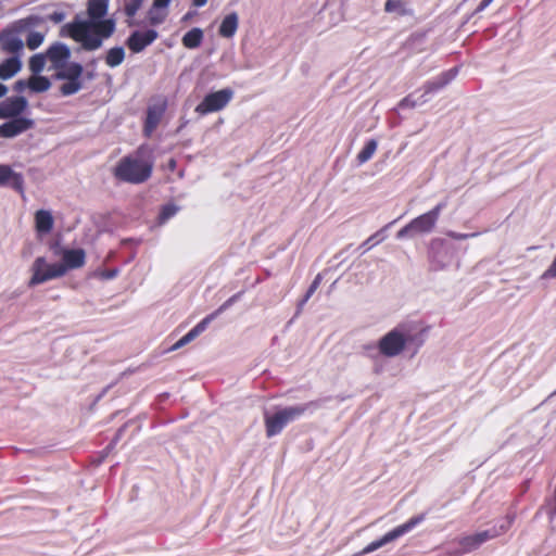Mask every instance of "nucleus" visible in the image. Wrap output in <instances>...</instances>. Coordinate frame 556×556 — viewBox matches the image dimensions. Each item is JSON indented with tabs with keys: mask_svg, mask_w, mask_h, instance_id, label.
<instances>
[{
	"mask_svg": "<svg viewBox=\"0 0 556 556\" xmlns=\"http://www.w3.org/2000/svg\"><path fill=\"white\" fill-rule=\"evenodd\" d=\"M53 254L60 260L58 264L62 268V277L70 270L81 268L86 263V252L80 248L56 245Z\"/></svg>",
	"mask_w": 556,
	"mask_h": 556,
	"instance_id": "nucleus-7",
	"label": "nucleus"
},
{
	"mask_svg": "<svg viewBox=\"0 0 556 556\" xmlns=\"http://www.w3.org/2000/svg\"><path fill=\"white\" fill-rule=\"evenodd\" d=\"M494 534L492 535H489L488 532H481V533H478L473 536H470V538H467L465 540V544L466 546H468L469 548H476L477 546H479L481 543L485 542L490 536H493Z\"/></svg>",
	"mask_w": 556,
	"mask_h": 556,
	"instance_id": "nucleus-27",
	"label": "nucleus"
},
{
	"mask_svg": "<svg viewBox=\"0 0 556 556\" xmlns=\"http://www.w3.org/2000/svg\"><path fill=\"white\" fill-rule=\"evenodd\" d=\"M377 150V142L375 140H369L364 148L357 154V160L361 164L367 162L372 157Z\"/></svg>",
	"mask_w": 556,
	"mask_h": 556,
	"instance_id": "nucleus-24",
	"label": "nucleus"
},
{
	"mask_svg": "<svg viewBox=\"0 0 556 556\" xmlns=\"http://www.w3.org/2000/svg\"><path fill=\"white\" fill-rule=\"evenodd\" d=\"M456 75V70H452L445 74L442 75L441 79V86L447 84L450 80H452Z\"/></svg>",
	"mask_w": 556,
	"mask_h": 556,
	"instance_id": "nucleus-33",
	"label": "nucleus"
},
{
	"mask_svg": "<svg viewBox=\"0 0 556 556\" xmlns=\"http://www.w3.org/2000/svg\"><path fill=\"white\" fill-rule=\"evenodd\" d=\"M125 59V50L122 47L111 48L105 58V63L110 67H116L123 63Z\"/></svg>",
	"mask_w": 556,
	"mask_h": 556,
	"instance_id": "nucleus-23",
	"label": "nucleus"
},
{
	"mask_svg": "<svg viewBox=\"0 0 556 556\" xmlns=\"http://www.w3.org/2000/svg\"><path fill=\"white\" fill-rule=\"evenodd\" d=\"M157 37V33L153 29L146 31H135L127 40L129 49L138 53L142 51L147 46L151 45Z\"/></svg>",
	"mask_w": 556,
	"mask_h": 556,
	"instance_id": "nucleus-13",
	"label": "nucleus"
},
{
	"mask_svg": "<svg viewBox=\"0 0 556 556\" xmlns=\"http://www.w3.org/2000/svg\"><path fill=\"white\" fill-rule=\"evenodd\" d=\"M35 225L39 233H48L53 227V217L49 211L40 210L35 214Z\"/></svg>",
	"mask_w": 556,
	"mask_h": 556,
	"instance_id": "nucleus-20",
	"label": "nucleus"
},
{
	"mask_svg": "<svg viewBox=\"0 0 556 556\" xmlns=\"http://www.w3.org/2000/svg\"><path fill=\"white\" fill-rule=\"evenodd\" d=\"M493 0H484L482 3H481V8H485L488 7Z\"/></svg>",
	"mask_w": 556,
	"mask_h": 556,
	"instance_id": "nucleus-40",
	"label": "nucleus"
},
{
	"mask_svg": "<svg viewBox=\"0 0 556 556\" xmlns=\"http://www.w3.org/2000/svg\"><path fill=\"white\" fill-rule=\"evenodd\" d=\"M542 279L556 278V257L554 258L551 266L542 274Z\"/></svg>",
	"mask_w": 556,
	"mask_h": 556,
	"instance_id": "nucleus-32",
	"label": "nucleus"
},
{
	"mask_svg": "<svg viewBox=\"0 0 556 556\" xmlns=\"http://www.w3.org/2000/svg\"><path fill=\"white\" fill-rule=\"evenodd\" d=\"M396 9V3L392 0L387 1L386 3V11L393 12Z\"/></svg>",
	"mask_w": 556,
	"mask_h": 556,
	"instance_id": "nucleus-37",
	"label": "nucleus"
},
{
	"mask_svg": "<svg viewBox=\"0 0 556 556\" xmlns=\"http://www.w3.org/2000/svg\"><path fill=\"white\" fill-rule=\"evenodd\" d=\"M26 100L21 97L11 98L0 103V117H13L26 108Z\"/></svg>",
	"mask_w": 556,
	"mask_h": 556,
	"instance_id": "nucleus-16",
	"label": "nucleus"
},
{
	"mask_svg": "<svg viewBox=\"0 0 556 556\" xmlns=\"http://www.w3.org/2000/svg\"><path fill=\"white\" fill-rule=\"evenodd\" d=\"M188 18H190V14H187L184 20L187 21Z\"/></svg>",
	"mask_w": 556,
	"mask_h": 556,
	"instance_id": "nucleus-43",
	"label": "nucleus"
},
{
	"mask_svg": "<svg viewBox=\"0 0 556 556\" xmlns=\"http://www.w3.org/2000/svg\"><path fill=\"white\" fill-rule=\"evenodd\" d=\"M169 166L173 168L175 166V161L174 160H170L169 161Z\"/></svg>",
	"mask_w": 556,
	"mask_h": 556,
	"instance_id": "nucleus-41",
	"label": "nucleus"
},
{
	"mask_svg": "<svg viewBox=\"0 0 556 556\" xmlns=\"http://www.w3.org/2000/svg\"><path fill=\"white\" fill-rule=\"evenodd\" d=\"M51 84L48 78L34 74L28 79L17 80L14 85V89L18 92H23L29 89L33 92H43L50 88Z\"/></svg>",
	"mask_w": 556,
	"mask_h": 556,
	"instance_id": "nucleus-12",
	"label": "nucleus"
},
{
	"mask_svg": "<svg viewBox=\"0 0 556 556\" xmlns=\"http://www.w3.org/2000/svg\"><path fill=\"white\" fill-rule=\"evenodd\" d=\"M83 68L79 64H73L67 66L62 72H58L55 75L60 79L65 81L61 85L60 89L64 96L74 94L81 88L80 76Z\"/></svg>",
	"mask_w": 556,
	"mask_h": 556,
	"instance_id": "nucleus-10",
	"label": "nucleus"
},
{
	"mask_svg": "<svg viewBox=\"0 0 556 556\" xmlns=\"http://www.w3.org/2000/svg\"><path fill=\"white\" fill-rule=\"evenodd\" d=\"M442 210V204L437 205L431 211L414 218L408 225L402 228L396 237L399 239L414 237L416 235L429 233L437 224Z\"/></svg>",
	"mask_w": 556,
	"mask_h": 556,
	"instance_id": "nucleus-5",
	"label": "nucleus"
},
{
	"mask_svg": "<svg viewBox=\"0 0 556 556\" xmlns=\"http://www.w3.org/2000/svg\"><path fill=\"white\" fill-rule=\"evenodd\" d=\"M161 117V113L156 110H149L147 123H146V129L148 132H151L157 125Z\"/></svg>",
	"mask_w": 556,
	"mask_h": 556,
	"instance_id": "nucleus-28",
	"label": "nucleus"
},
{
	"mask_svg": "<svg viewBox=\"0 0 556 556\" xmlns=\"http://www.w3.org/2000/svg\"><path fill=\"white\" fill-rule=\"evenodd\" d=\"M43 39H45L43 34H41L39 31L30 33L27 37V47L30 50H35L43 42Z\"/></svg>",
	"mask_w": 556,
	"mask_h": 556,
	"instance_id": "nucleus-29",
	"label": "nucleus"
},
{
	"mask_svg": "<svg viewBox=\"0 0 556 556\" xmlns=\"http://www.w3.org/2000/svg\"><path fill=\"white\" fill-rule=\"evenodd\" d=\"M232 98L233 90L230 88H224L211 92L206 94L204 99L197 105L195 112L202 115L218 112L226 108Z\"/></svg>",
	"mask_w": 556,
	"mask_h": 556,
	"instance_id": "nucleus-9",
	"label": "nucleus"
},
{
	"mask_svg": "<svg viewBox=\"0 0 556 556\" xmlns=\"http://www.w3.org/2000/svg\"><path fill=\"white\" fill-rule=\"evenodd\" d=\"M2 46L4 49L14 52L22 49L23 41L22 39L17 38L14 34H9L2 38Z\"/></svg>",
	"mask_w": 556,
	"mask_h": 556,
	"instance_id": "nucleus-25",
	"label": "nucleus"
},
{
	"mask_svg": "<svg viewBox=\"0 0 556 556\" xmlns=\"http://www.w3.org/2000/svg\"><path fill=\"white\" fill-rule=\"evenodd\" d=\"M50 18H51L53 22H55V23H60V22H62V21L64 20V14H63V13H59V12H56V13L51 14V15H50Z\"/></svg>",
	"mask_w": 556,
	"mask_h": 556,
	"instance_id": "nucleus-36",
	"label": "nucleus"
},
{
	"mask_svg": "<svg viewBox=\"0 0 556 556\" xmlns=\"http://www.w3.org/2000/svg\"><path fill=\"white\" fill-rule=\"evenodd\" d=\"M152 172V162L141 155L123 159L115 168V175L125 181L140 184L147 180Z\"/></svg>",
	"mask_w": 556,
	"mask_h": 556,
	"instance_id": "nucleus-3",
	"label": "nucleus"
},
{
	"mask_svg": "<svg viewBox=\"0 0 556 556\" xmlns=\"http://www.w3.org/2000/svg\"><path fill=\"white\" fill-rule=\"evenodd\" d=\"M207 0H193V5L195 7H203L205 5Z\"/></svg>",
	"mask_w": 556,
	"mask_h": 556,
	"instance_id": "nucleus-38",
	"label": "nucleus"
},
{
	"mask_svg": "<svg viewBox=\"0 0 556 556\" xmlns=\"http://www.w3.org/2000/svg\"><path fill=\"white\" fill-rule=\"evenodd\" d=\"M177 210L178 208L173 204L166 205L161 213V219L163 222L167 220L176 214Z\"/></svg>",
	"mask_w": 556,
	"mask_h": 556,
	"instance_id": "nucleus-31",
	"label": "nucleus"
},
{
	"mask_svg": "<svg viewBox=\"0 0 556 556\" xmlns=\"http://www.w3.org/2000/svg\"><path fill=\"white\" fill-rule=\"evenodd\" d=\"M108 11L109 0H89L87 18H76L63 26L62 30L79 42L84 49L97 50L116 29V21L113 17H106Z\"/></svg>",
	"mask_w": 556,
	"mask_h": 556,
	"instance_id": "nucleus-1",
	"label": "nucleus"
},
{
	"mask_svg": "<svg viewBox=\"0 0 556 556\" xmlns=\"http://www.w3.org/2000/svg\"><path fill=\"white\" fill-rule=\"evenodd\" d=\"M214 318V315H211L199 323L193 329H191L188 333H186L182 338H180L172 348V350H178L184 345L188 344L192 340H194L200 333H202L207 324Z\"/></svg>",
	"mask_w": 556,
	"mask_h": 556,
	"instance_id": "nucleus-18",
	"label": "nucleus"
},
{
	"mask_svg": "<svg viewBox=\"0 0 556 556\" xmlns=\"http://www.w3.org/2000/svg\"><path fill=\"white\" fill-rule=\"evenodd\" d=\"M7 87L3 84H0V98L7 93Z\"/></svg>",
	"mask_w": 556,
	"mask_h": 556,
	"instance_id": "nucleus-39",
	"label": "nucleus"
},
{
	"mask_svg": "<svg viewBox=\"0 0 556 556\" xmlns=\"http://www.w3.org/2000/svg\"><path fill=\"white\" fill-rule=\"evenodd\" d=\"M306 409V405H296L280 409L273 415H266L265 427L267 437L280 433L287 425L299 419Z\"/></svg>",
	"mask_w": 556,
	"mask_h": 556,
	"instance_id": "nucleus-4",
	"label": "nucleus"
},
{
	"mask_svg": "<svg viewBox=\"0 0 556 556\" xmlns=\"http://www.w3.org/2000/svg\"><path fill=\"white\" fill-rule=\"evenodd\" d=\"M33 122L24 117L14 118L0 126V136L11 138L31 127Z\"/></svg>",
	"mask_w": 556,
	"mask_h": 556,
	"instance_id": "nucleus-15",
	"label": "nucleus"
},
{
	"mask_svg": "<svg viewBox=\"0 0 556 556\" xmlns=\"http://www.w3.org/2000/svg\"><path fill=\"white\" fill-rule=\"evenodd\" d=\"M47 59L49 63L47 70L54 71L55 75L58 74V72H62L67 66L74 64L72 62H68L70 49L63 43H55L51 46L47 51Z\"/></svg>",
	"mask_w": 556,
	"mask_h": 556,
	"instance_id": "nucleus-11",
	"label": "nucleus"
},
{
	"mask_svg": "<svg viewBox=\"0 0 556 556\" xmlns=\"http://www.w3.org/2000/svg\"><path fill=\"white\" fill-rule=\"evenodd\" d=\"M114 276H115V274H114V273H109V275H108V277H109V278H112V277H114Z\"/></svg>",
	"mask_w": 556,
	"mask_h": 556,
	"instance_id": "nucleus-42",
	"label": "nucleus"
},
{
	"mask_svg": "<svg viewBox=\"0 0 556 556\" xmlns=\"http://www.w3.org/2000/svg\"><path fill=\"white\" fill-rule=\"evenodd\" d=\"M424 521V516H415L410 519H408L406 522L395 527L391 531L387 532L384 535H382L380 539L372 541L367 546H365L357 556L367 555L369 553H372L377 551L378 548L382 547L383 545L391 543L399 538L403 536L404 534L412 531L415 527H417L419 523Z\"/></svg>",
	"mask_w": 556,
	"mask_h": 556,
	"instance_id": "nucleus-6",
	"label": "nucleus"
},
{
	"mask_svg": "<svg viewBox=\"0 0 556 556\" xmlns=\"http://www.w3.org/2000/svg\"><path fill=\"white\" fill-rule=\"evenodd\" d=\"M29 286H37L62 277V268L58 262L49 263L46 257H37L31 265Z\"/></svg>",
	"mask_w": 556,
	"mask_h": 556,
	"instance_id": "nucleus-8",
	"label": "nucleus"
},
{
	"mask_svg": "<svg viewBox=\"0 0 556 556\" xmlns=\"http://www.w3.org/2000/svg\"><path fill=\"white\" fill-rule=\"evenodd\" d=\"M47 64L49 65L47 54H36L29 61V68L34 74H38L46 68Z\"/></svg>",
	"mask_w": 556,
	"mask_h": 556,
	"instance_id": "nucleus-26",
	"label": "nucleus"
},
{
	"mask_svg": "<svg viewBox=\"0 0 556 556\" xmlns=\"http://www.w3.org/2000/svg\"><path fill=\"white\" fill-rule=\"evenodd\" d=\"M203 30L200 29V28H192L191 30H189L188 33L185 34V36L182 37L181 41H182V45L184 47L188 48V49H195L198 48L202 40H203Z\"/></svg>",
	"mask_w": 556,
	"mask_h": 556,
	"instance_id": "nucleus-22",
	"label": "nucleus"
},
{
	"mask_svg": "<svg viewBox=\"0 0 556 556\" xmlns=\"http://www.w3.org/2000/svg\"><path fill=\"white\" fill-rule=\"evenodd\" d=\"M239 25V17L237 13L226 15L219 26L218 33L222 37L231 38L235 36Z\"/></svg>",
	"mask_w": 556,
	"mask_h": 556,
	"instance_id": "nucleus-19",
	"label": "nucleus"
},
{
	"mask_svg": "<svg viewBox=\"0 0 556 556\" xmlns=\"http://www.w3.org/2000/svg\"><path fill=\"white\" fill-rule=\"evenodd\" d=\"M22 63L16 56L7 59L0 64V78L10 79L20 72Z\"/></svg>",
	"mask_w": 556,
	"mask_h": 556,
	"instance_id": "nucleus-21",
	"label": "nucleus"
},
{
	"mask_svg": "<svg viewBox=\"0 0 556 556\" xmlns=\"http://www.w3.org/2000/svg\"><path fill=\"white\" fill-rule=\"evenodd\" d=\"M421 332L422 329L416 321L399 324L378 340L377 349L386 357H396L408 344L416 342Z\"/></svg>",
	"mask_w": 556,
	"mask_h": 556,
	"instance_id": "nucleus-2",
	"label": "nucleus"
},
{
	"mask_svg": "<svg viewBox=\"0 0 556 556\" xmlns=\"http://www.w3.org/2000/svg\"><path fill=\"white\" fill-rule=\"evenodd\" d=\"M142 3H143V0H130L125 5L126 15L132 17L137 13V11L141 8Z\"/></svg>",
	"mask_w": 556,
	"mask_h": 556,
	"instance_id": "nucleus-30",
	"label": "nucleus"
},
{
	"mask_svg": "<svg viewBox=\"0 0 556 556\" xmlns=\"http://www.w3.org/2000/svg\"><path fill=\"white\" fill-rule=\"evenodd\" d=\"M0 186H9L20 193L24 192V178L9 165H0Z\"/></svg>",
	"mask_w": 556,
	"mask_h": 556,
	"instance_id": "nucleus-14",
	"label": "nucleus"
},
{
	"mask_svg": "<svg viewBox=\"0 0 556 556\" xmlns=\"http://www.w3.org/2000/svg\"><path fill=\"white\" fill-rule=\"evenodd\" d=\"M172 0H154L149 12L148 20L152 25L162 24L167 17V8Z\"/></svg>",
	"mask_w": 556,
	"mask_h": 556,
	"instance_id": "nucleus-17",
	"label": "nucleus"
},
{
	"mask_svg": "<svg viewBox=\"0 0 556 556\" xmlns=\"http://www.w3.org/2000/svg\"><path fill=\"white\" fill-rule=\"evenodd\" d=\"M418 103L412 99V97H407L401 103L402 106H415Z\"/></svg>",
	"mask_w": 556,
	"mask_h": 556,
	"instance_id": "nucleus-35",
	"label": "nucleus"
},
{
	"mask_svg": "<svg viewBox=\"0 0 556 556\" xmlns=\"http://www.w3.org/2000/svg\"><path fill=\"white\" fill-rule=\"evenodd\" d=\"M318 285H319V277H316V279L313 281L311 288L308 289L304 301H306L314 293V291L317 289Z\"/></svg>",
	"mask_w": 556,
	"mask_h": 556,
	"instance_id": "nucleus-34",
	"label": "nucleus"
}]
</instances>
